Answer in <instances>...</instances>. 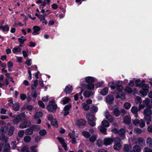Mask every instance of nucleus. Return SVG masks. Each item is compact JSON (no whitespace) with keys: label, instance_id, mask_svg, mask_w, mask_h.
I'll return each instance as SVG.
<instances>
[{"label":"nucleus","instance_id":"f257e3e1","mask_svg":"<svg viewBox=\"0 0 152 152\" xmlns=\"http://www.w3.org/2000/svg\"><path fill=\"white\" fill-rule=\"evenodd\" d=\"M118 84L117 82L113 81L111 83H109L108 86L110 87L111 89H115L113 93L114 94H116V98H120L122 100L125 99V96L122 92L123 87L122 86L118 85Z\"/></svg>","mask_w":152,"mask_h":152},{"label":"nucleus","instance_id":"f03ea898","mask_svg":"<svg viewBox=\"0 0 152 152\" xmlns=\"http://www.w3.org/2000/svg\"><path fill=\"white\" fill-rule=\"evenodd\" d=\"M102 126H99L98 128L100 131L104 135L107 134V129L105 127H107L110 126V124L106 120H104L101 123Z\"/></svg>","mask_w":152,"mask_h":152},{"label":"nucleus","instance_id":"7ed1b4c3","mask_svg":"<svg viewBox=\"0 0 152 152\" xmlns=\"http://www.w3.org/2000/svg\"><path fill=\"white\" fill-rule=\"evenodd\" d=\"M57 108V105L53 100L50 101L49 104L47 106L48 110L50 112L54 113Z\"/></svg>","mask_w":152,"mask_h":152},{"label":"nucleus","instance_id":"20e7f679","mask_svg":"<svg viewBox=\"0 0 152 152\" xmlns=\"http://www.w3.org/2000/svg\"><path fill=\"white\" fill-rule=\"evenodd\" d=\"M142 89L140 92L142 96L144 97L146 96L148 92L149 86L147 84H144L142 86Z\"/></svg>","mask_w":152,"mask_h":152},{"label":"nucleus","instance_id":"39448f33","mask_svg":"<svg viewBox=\"0 0 152 152\" xmlns=\"http://www.w3.org/2000/svg\"><path fill=\"white\" fill-rule=\"evenodd\" d=\"M121 141V139L119 137H117L115 138L114 142L115 143L114 145L113 148L115 150H118L121 148L122 145L120 143Z\"/></svg>","mask_w":152,"mask_h":152},{"label":"nucleus","instance_id":"423d86ee","mask_svg":"<svg viewBox=\"0 0 152 152\" xmlns=\"http://www.w3.org/2000/svg\"><path fill=\"white\" fill-rule=\"evenodd\" d=\"M113 141L114 140L112 138L110 137H106L104 139L103 143L105 145H109L111 144Z\"/></svg>","mask_w":152,"mask_h":152},{"label":"nucleus","instance_id":"0eeeda50","mask_svg":"<svg viewBox=\"0 0 152 152\" xmlns=\"http://www.w3.org/2000/svg\"><path fill=\"white\" fill-rule=\"evenodd\" d=\"M57 139L59 142L61 144L62 146L65 150H67V146L66 142L64 141V139L62 137H58Z\"/></svg>","mask_w":152,"mask_h":152},{"label":"nucleus","instance_id":"6e6552de","mask_svg":"<svg viewBox=\"0 0 152 152\" xmlns=\"http://www.w3.org/2000/svg\"><path fill=\"white\" fill-rule=\"evenodd\" d=\"M71 107L72 106L70 104H69L65 106L64 109V116H66L69 114V110Z\"/></svg>","mask_w":152,"mask_h":152},{"label":"nucleus","instance_id":"1a4fd4ad","mask_svg":"<svg viewBox=\"0 0 152 152\" xmlns=\"http://www.w3.org/2000/svg\"><path fill=\"white\" fill-rule=\"evenodd\" d=\"M104 115L105 118L109 121V122H112L114 121V119L110 115L108 111H106L105 112Z\"/></svg>","mask_w":152,"mask_h":152},{"label":"nucleus","instance_id":"9d476101","mask_svg":"<svg viewBox=\"0 0 152 152\" xmlns=\"http://www.w3.org/2000/svg\"><path fill=\"white\" fill-rule=\"evenodd\" d=\"M30 124V122L29 121H24L20 125L19 128L21 129L25 128L28 126Z\"/></svg>","mask_w":152,"mask_h":152},{"label":"nucleus","instance_id":"9b49d317","mask_svg":"<svg viewBox=\"0 0 152 152\" xmlns=\"http://www.w3.org/2000/svg\"><path fill=\"white\" fill-rule=\"evenodd\" d=\"M86 122L85 120L83 119H78L76 121V125L79 127L84 125L85 124Z\"/></svg>","mask_w":152,"mask_h":152},{"label":"nucleus","instance_id":"f8f14e48","mask_svg":"<svg viewBox=\"0 0 152 152\" xmlns=\"http://www.w3.org/2000/svg\"><path fill=\"white\" fill-rule=\"evenodd\" d=\"M33 29L34 31L32 34L33 35H35L39 34L40 28L39 27L36 26H33Z\"/></svg>","mask_w":152,"mask_h":152},{"label":"nucleus","instance_id":"ddd939ff","mask_svg":"<svg viewBox=\"0 0 152 152\" xmlns=\"http://www.w3.org/2000/svg\"><path fill=\"white\" fill-rule=\"evenodd\" d=\"M92 118L91 119L90 118L89 116L88 115L87 116V118L88 121V123L89 125L91 126H94L96 125V123L95 122H94L93 121L94 118L93 116H91Z\"/></svg>","mask_w":152,"mask_h":152},{"label":"nucleus","instance_id":"4468645a","mask_svg":"<svg viewBox=\"0 0 152 152\" xmlns=\"http://www.w3.org/2000/svg\"><path fill=\"white\" fill-rule=\"evenodd\" d=\"M9 84L8 79H5L4 80L0 81V88H2L4 86H7Z\"/></svg>","mask_w":152,"mask_h":152},{"label":"nucleus","instance_id":"2eb2a0df","mask_svg":"<svg viewBox=\"0 0 152 152\" xmlns=\"http://www.w3.org/2000/svg\"><path fill=\"white\" fill-rule=\"evenodd\" d=\"M125 130L124 129H121L118 131V133L121 137H122V139H124L125 138Z\"/></svg>","mask_w":152,"mask_h":152},{"label":"nucleus","instance_id":"dca6fc26","mask_svg":"<svg viewBox=\"0 0 152 152\" xmlns=\"http://www.w3.org/2000/svg\"><path fill=\"white\" fill-rule=\"evenodd\" d=\"M113 100L114 98L112 95H109L106 97V101L109 104H112L113 103Z\"/></svg>","mask_w":152,"mask_h":152},{"label":"nucleus","instance_id":"f3484780","mask_svg":"<svg viewBox=\"0 0 152 152\" xmlns=\"http://www.w3.org/2000/svg\"><path fill=\"white\" fill-rule=\"evenodd\" d=\"M137 143L141 146H143L145 144V141L144 139L142 138H139L137 140Z\"/></svg>","mask_w":152,"mask_h":152},{"label":"nucleus","instance_id":"a211bd4d","mask_svg":"<svg viewBox=\"0 0 152 152\" xmlns=\"http://www.w3.org/2000/svg\"><path fill=\"white\" fill-rule=\"evenodd\" d=\"M143 113L145 116H150L152 114V111L149 108H146L144 110Z\"/></svg>","mask_w":152,"mask_h":152},{"label":"nucleus","instance_id":"6ab92c4d","mask_svg":"<svg viewBox=\"0 0 152 152\" xmlns=\"http://www.w3.org/2000/svg\"><path fill=\"white\" fill-rule=\"evenodd\" d=\"M142 103L145 106L149 107H151V106L150 104V100L149 98H146L143 101Z\"/></svg>","mask_w":152,"mask_h":152},{"label":"nucleus","instance_id":"aec40b11","mask_svg":"<svg viewBox=\"0 0 152 152\" xmlns=\"http://www.w3.org/2000/svg\"><path fill=\"white\" fill-rule=\"evenodd\" d=\"M8 127L7 126L2 127L0 129V133L2 134L6 133L8 131Z\"/></svg>","mask_w":152,"mask_h":152},{"label":"nucleus","instance_id":"412c9836","mask_svg":"<svg viewBox=\"0 0 152 152\" xmlns=\"http://www.w3.org/2000/svg\"><path fill=\"white\" fill-rule=\"evenodd\" d=\"M72 86L68 85L64 89V92L66 94H69L72 92Z\"/></svg>","mask_w":152,"mask_h":152},{"label":"nucleus","instance_id":"4be33fe9","mask_svg":"<svg viewBox=\"0 0 152 152\" xmlns=\"http://www.w3.org/2000/svg\"><path fill=\"white\" fill-rule=\"evenodd\" d=\"M131 111L134 113L136 114L135 117L136 118L137 117V115L136 114L138 111V108L136 106L132 107L131 109Z\"/></svg>","mask_w":152,"mask_h":152},{"label":"nucleus","instance_id":"5701e85b","mask_svg":"<svg viewBox=\"0 0 152 152\" xmlns=\"http://www.w3.org/2000/svg\"><path fill=\"white\" fill-rule=\"evenodd\" d=\"M124 121L126 124H129L131 122L130 117L128 115L125 116L124 118Z\"/></svg>","mask_w":152,"mask_h":152},{"label":"nucleus","instance_id":"b1692460","mask_svg":"<svg viewBox=\"0 0 152 152\" xmlns=\"http://www.w3.org/2000/svg\"><path fill=\"white\" fill-rule=\"evenodd\" d=\"M141 147L137 145L134 146L133 147V150L134 152H140L141 151Z\"/></svg>","mask_w":152,"mask_h":152},{"label":"nucleus","instance_id":"393cba45","mask_svg":"<svg viewBox=\"0 0 152 152\" xmlns=\"http://www.w3.org/2000/svg\"><path fill=\"white\" fill-rule=\"evenodd\" d=\"M93 94V93L92 91H86L83 93L84 96L86 97H88Z\"/></svg>","mask_w":152,"mask_h":152},{"label":"nucleus","instance_id":"a878e982","mask_svg":"<svg viewBox=\"0 0 152 152\" xmlns=\"http://www.w3.org/2000/svg\"><path fill=\"white\" fill-rule=\"evenodd\" d=\"M9 27L7 25L0 26V30H2L3 32L8 31L9 30Z\"/></svg>","mask_w":152,"mask_h":152},{"label":"nucleus","instance_id":"bb28decb","mask_svg":"<svg viewBox=\"0 0 152 152\" xmlns=\"http://www.w3.org/2000/svg\"><path fill=\"white\" fill-rule=\"evenodd\" d=\"M42 113L41 112L36 113L34 115V118L35 119H38L42 117Z\"/></svg>","mask_w":152,"mask_h":152},{"label":"nucleus","instance_id":"cd10ccee","mask_svg":"<svg viewBox=\"0 0 152 152\" xmlns=\"http://www.w3.org/2000/svg\"><path fill=\"white\" fill-rule=\"evenodd\" d=\"M132 149V147L130 145L125 144L124 147V150L126 152H129Z\"/></svg>","mask_w":152,"mask_h":152},{"label":"nucleus","instance_id":"c85d7f7f","mask_svg":"<svg viewBox=\"0 0 152 152\" xmlns=\"http://www.w3.org/2000/svg\"><path fill=\"white\" fill-rule=\"evenodd\" d=\"M21 119L20 116V115H18L13 120V122L14 124H17L21 121Z\"/></svg>","mask_w":152,"mask_h":152},{"label":"nucleus","instance_id":"c756f323","mask_svg":"<svg viewBox=\"0 0 152 152\" xmlns=\"http://www.w3.org/2000/svg\"><path fill=\"white\" fill-rule=\"evenodd\" d=\"M85 81L88 83H92L94 81V79L92 77H88L85 78Z\"/></svg>","mask_w":152,"mask_h":152},{"label":"nucleus","instance_id":"7c9ffc66","mask_svg":"<svg viewBox=\"0 0 152 152\" xmlns=\"http://www.w3.org/2000/svg\"><path fill=\"white\" fill-rule=\"evenodd\" d=\"M21 50V49L19 46H17L12 49V51L13 53H15L17 52H20Z\"/></svg>","mask_w":152,"mask_h":152},{"label":"nucleus","instance_id":"2f4dec72","mask_svg":"<svg viewBox=\"0 0 152 152\" xmlns=\"http://www.w3.org/2000/svg\"><path fill=\"white\" fill-rule=\"evenodd\" d=\"M33 107L31 105H28L27 104H25L22 108L23 110L27 109L28 110L31 111L33 109Z\"/></svg>","mask_w":152,"mask_h":152},{"label":"nucleus","instance_id":"473e14b6","mask_svg":"<svg viewBox=\"0 0 152 152\" xmlns=\"http://www.w3.org/2000/svg\"><path fill=\"white\" fill-rule=\"evenodd\" d=\"M10 145L8 143L6 144L4 147V150L3 151V152H10L8 151L10 149Z\"/></svg>","mask_w":152,"mask_h":152},{"label":"nucleus","instance_id":"72a5a7b5","mask_svg":"<svg viewBox=\"0 0 152 152\" xmlns=\"http://www.w3.org/2000/svg\"><path fill=\"white\" fill-rule=\"evenodd\" d=\"M108 89L107 88H105L102 90L100 93L101 94L103 95H106L108 92Z\"/></svg>","mask_w":152,"mask_h":152},{"label":"nucleus","instance_id":"f704fd0d","mask_svg":"<svg viewBox=\"0 0 152 152\" xmlns=\"http://www.w3.org/2000/svg\"><path fill=\"white\" fill-rule=\"evenodd\" d=\"M0 140L2 141L7 142L8 140V138L4 135L1 134L0 135Z\"/></svg>","mask_w":152,"mask_h":152},{"label":"nucleus","instance_id":"c9c22d12","mask_svg":"<svg viewBox=\"0 0 152 152\" xmlns=\"http://www.w3.org/2000/svg\"><path fill=\"white\" fill-rule=\"evenodd\" d=\"M114 114L116 117L118 116L120 114V112L118 108H115L113 110Z\"/></svg>","mask_w":152,"mask_h":152},{"label":"nucleus","instance_id":"e433bc0d","mask_svg":"<svg viewBox=\"0 0 152 152\" xmlns=\"http://www.w3.org/2000/svg\"><path fill=\"white\" fill-rule=\"evenodd\" d=\"M19 104L18 103H16L14 104H13L12 106L13 109L16 111H17L19 110Z\"/></svg>","mask_w":152,"mask_h":152},{"label":"nucleus","instance_id":"4c0bfd02","mask_svg":"<svg viewBox=\"0 0 152 152\" xmlns=\"http://www.w3.org/2000/svg\"><path fill=\"white\" fill-rule=\"evenodd\" d=\"M86 87L87 89L93 90L94 88V85L92 83H88L86 86Z\"/></svg>","mask_w":152,"mask_h":152},{"label":"nucleus","instance_id":"58836bf2","mask_svg":"<svg viewBox=\"0 0 152 152\" xmlns=\"http://www.w3.org/2000/svg\"><path fill=\"white\" fill-rule=\"evenodd\" d=\"M82 107L85 110H88L89 109V106L85 103H83L81 105Z\"/></svg>","mask_w":152,"mask_h":152},{"label":"nucleus","instance_id":"ea45409f","mask_svg":"<svg viewBox=\"0 0 152 152\" xmlns=\"http://www.w3.org/2000/svg\"><path fill=\"white\" fill-rule=\"evenodd\" d=\"M70 100V98L67 97H65L63 98L62 101L63 102V104H65L68 103Z\"/></svg>","mask_w":152,"mask_h":152},{"label":"nucleus","instance_id":"a19ab883","mask_svg":"<svg viewBox=\"0 0 152 152\" xmlns=\"http://www.w3.org/2000/svg\"><path fill=\"white\" fill-rule=\"evenodd\" d=\"M33 130L32 128L27 129L25 132L26 135H31L33 133Z\"/></svg>","mask_w":152,"mask_h":152},{"label":"nucleus","instance_id":"79ce46f5","mask_svg":"<svg viewBox=\"0 0 152 152\" xmlns=\"http://www.w3.org/2000/svg\"><path fill=\"white\" fill-rule=\"evenodd\" d=\"M97 137L95 134L93 135L89 139V140L92 142H94L96 140Z\"/></svg>","mask_w":152,"mask_h":152},{"label":"nucleus","instance_id":"37998d69","mask_svg":"<svg viewBox=\"0 0 152 152\" xmlns=\"http://www.w3.org/2000/svg\"><path fill=\"white\" fill-rule=\"evenodd\" d=\"M14 129L15 128L13 126H11L9 130L8 133V134L9 136H11L13 134Z\"/></svg>","mask_w":152,"mask_h":152},{"label":"nucleus","instance_id":"c03bdc74","mask_svg":"<svg viewBox=\"0 0 152 152\" xmlns=\"http://www.w3.org/2000/svg\"><path fill=\"white\" fill-rule=\"evenodd\" d=\"M144 118L146 121L147 124H149L150 122L151 121V116H145Z\"/></svg>","mask_w":152,"mask_h":152},{"label":"nucleus","instance_id":"a18cd8bd","mask_svg":"<svg viewBox=\"0 0 152 152\" xmlns=\"http://www.w3.org/2000/svg\"><path fill=\"white\" fill-rule=\"evenodd\" d=\"M146 142L147 145L149 147H151L152 146V139L151 138H148L147 139Z\"/></svg>","mask_w":152,"mask_h":152},{"label":"nucleus","instance_id":"49530a36","mask_svg":"<svg viewBox=\"0 0 152 152\" xmlns=\"http://www.w3.org/2000/svg\"><path fill=\"white\" fill-rule=\"evenodd\" d=\"M13 64L11 61H9L7 63V67L8 70L9 72L11 71V68L13 66Z\"/></svg>","mask_w":152,"mask_h":152},{"label":"nucleus","instance_id":"de8ad7c7","mask_svg":"<svg viewBox=\"0 0 152 152\" xmlns=\"http://www.w3.org/2000/svg\"><path fill=\"white\" fill-rule=\"evenodd\" d=\"M50 0H44L43 2H42V4L40 6V7L41 6H45L46 4L49 5L50 4Z\"/></svg>","mask_w":152,"mask_h":152},{"label":"nucleus","instance_id":"09e8293b","mask_svg":"<svg viewBox=\"0 0 152 152\" xmlns=\"http://www.w3.org/2000/svg\"><path fill=\"white\" fill-rule=\"evenodd\" d=\"M28 148L27 146L23 147L21 150V152H28Z\"/></svg>","mask_w":152,"mask_h":152},{"label":"nucleus","instance_id":"8fccbe9b","mask_svg":"<svg viewBox=\"0 0 152 152\" xmlns=\"http://www.w3.org/2000/svg\"><path fill=\"white\" fill-rule=\"evenodd\" d=\"M135 101L136 104H139L141 103L142 101L141 98L140 96L137 97L135 99Z\"/></svg>","mask_w":152,"mask_h":152},{"label":"nucleus","instance_id":"3c124183","mask_svg":"<svg viewBox=\"0 0 152 152\" xmlns=\"http://www.w3.org/2000/svg\"><path fill=\"white\" fill-rule=\"evenodd\" d=\"M98 110V108L97 107L95 106H93L91 107V111L92 113H96V112Z\"/></svg>","mask_w":152,"mask_h":152},{"label":"nucleus","instance_id":"603ef678","mask_svg":"<svg viewBox=\"0 0 152 152\" xmlns=\"http://www.w3.org/2000/svg\"><path fill=\"white\" fill-rule=\"evenodd\" d=\"M82 134L85 137L87 138L89 137L90 136V134L88 132L85 131L82 132Z\"/></svg>","mask_w":152,"mask_h":152},{"label":"nucleus","instance_id":"864d4df0","mask_svg":"<svg viewBox=\"0 0 152 152\" xmlns=\"http://www.w3.org/2000/svg\"><path fill=\"white\" fill-rule=\"evenodd\" d=\"M140 126L142 128L144 127L145 126V123L144 121L142 119H141L139 123Z\"/></svg>","mask_w":152,"mask_h":152},{"label":"nucleus","instance_id":"5fc2aeb1","mask_svg":"<svg viewBox=\"0 0 152 152\" xmlns=\"http://www.w3.org/2000/svg\"><path fill=\"white\" fill-rule=\"evenodd\" d=\"M51 124L55 126L56 127H57L58 126L56 120L55 119H53L51 121Z\"/></svg>","mask_w":152,"mask_h":152},{"label":"nucleus","instance_id":"6e6d98bb","mask_svg":"<svg viewBox=\"0 0 152 152\" xmlns=\"http://www.w3.org/2000/svg\"><path fill=\"white\" fill-rule=\"evenodd\" d=\"M31 140V137L28 136H26L24 137V140L26 142H29Z\"/></svg>","mask_w":152,"mask_h":152},{"label":"nucleus","instance_id":"4d7b16f0","mask_svg":"<svg viewBox=\"0 0 152 152\" xmlns=\"http://www.w3.org/2000/svg\"><path fill=\"white\" fill-rule=\"evenodd\" d=\"M38 83V80H36L34 81L33 84L31 85V88L32 89H34L37 86Z\"/></svg>","mask_w":152,"mask_h":152},{"label":"nucleus","instance_id":"13d9d810","mask_svg":"<svg viewBox=\"0 0 152 152\" xmlns=\"http://www.w3.org/2000/svg\"><path fill=\"white\" fill-rule=\"evenodd\" d=\"M134 132L136 134H140L142 132V131L139 128H136L134 130Z\"/></svg>","mask_w":152,"mask_h":152},{"label":"nucleus","instance_id":"bf43d9fd","mask_svg":"<svg viewBox=\"0 0 152 152\" xmlns=\"http://www.w3.org/2000/svg\"><path fill=\"white\" fill-rule=\"evenodd\" d=\"M124 107L125 109H129L131 107V104L129 103L126 102L124 104Z\"/></svg>","mask_w":152,"mask_h":152},{"label":"nucleus","instance_id":"052dcab7","mask_svg":"<svg viewBox=\"0 0 152 152\" xmlns=\"http://www.w3.org/2000/svg\"><path fill=\"white\" fill-rule=\"evenodd\" d=\"M24 131L23 130H20L18 133V136L20 137H22L23 135Z\"/></svg>","mask_w":152,"mask_h":152},{"label":"nucleus","instance_id":"680f3d73","mask_svg":"<svg viewBox=\"0 0 152 152\" xmlns=\"http://www.w3.org/2000/svg\"><path fill=\"white\" fill-rule=\"evenodd\" d=\"M31 59H27L26 61V64L28 66H30L31 64Z\"/></svg>","mask_w":152,"mask_h":152},{"label":"nucleus","instance_id":"e2e57ef3","mask_svg":"<svg viewBox=\"0 0 152 152\" xmlns=\"http://www.w3.org/2000/svg\"><path fill=\"white\" fill-rule=\"evenodd\" d=\"M75 134V132L74 131H71L69 134L68 135L70 137V138L72 137H74V136Z\"/></svg>","mask_w":152,"mask_h":152},{"label":"nucleus","instance_id":"0e129e2a","mask_svg":"<svg viewBox=\"0 0 152 152\" xmlns=\"http://www.w3.org/2000/svg\"><path fill=\"white\" fill-rule=\"evenodd\" d=\"M39 134L41 136H44L46 133V131L44 129L40 130L39 132Z\"/></svg>","mask_w":152,"mask_h":152},{"label":"nucleus","instance_id":"69168bd1","mask_svg":"<svg viewBox=\"0 0 152 152\" xmlns=\"http://www.w3.org/2000/svg\"><path fill=\"white\" fill-rule=\"evenodd\" d=\"M143 152H152V150L148 147L144 148Z\"/></svg>","mask_w":152,"mask_h":152},{"label":"nucleus","instance_id":"338daca9","mask_svg":"<svg viewBox=\"0 0 152 152\" xmlns=\"http://www.w3.org/2000/svg\"><path fill=\"white\" fill-rule=\"evenodd\" d=\"M18 40L19 43L21 44H23L26 40L25 38L22 39L21 38H19L18 39Z\"/></svg>","mask_w":152,"mask_h":152},{"label":"nucleus","instance_id":"774afa93","mask_svg":"<svg viewBox=\"0 0 152 152\" xmlns=\"http://www.w3.org/2000/svg\"><path fill=\"white\" fill-rule=\"evenodd\" d=\"M38 104L40 107L42 108H44L45 107V105L44 103L41 101H39L38 102Z\"/></svg>","mask_w":152,"mask_h":152}]
</instances>
